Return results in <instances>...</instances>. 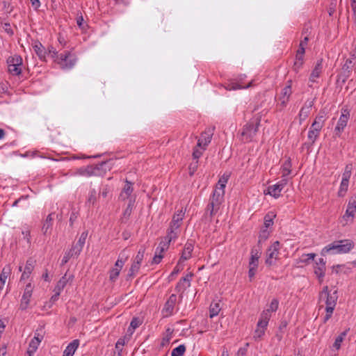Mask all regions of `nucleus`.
Here are the masks:
<instances>
[{"mask_svg": "<svg viewBox=\"0 0 356 356\" xmlns=\"http://www.w3.org/2000/svg\"><path fill=\"white\" fill-rule=\"evenodd\" d=\"M33 50L41 60H45L46 54L44 47L40 42H36L33 46Z\"/></svg>", "mask_w": 356, "mask_h": 356, "instance_id": "obj_25", "label": "nucleus"}, {"mask_svg": "<svg viewBox=\"0 0 356 356\" xmlns=\"http://www.w3.org/2000/svg\"><path fill=\"white\" fill-rule=\"evenodd\" d=\"M186 351V346L184 344L179 345L172 350L171 356H183Z\"/></svg>", "mask_w": 356, "mask_h": 356, "instance_id": "obj_41", "label": "nucleus"}, {"mask_svg": "<svg viewBox=\"0 0 356 356\" xmlns=\"http://www.w3.org/2000/svg\"><path fill=\"white\" fill-rule=\"evenodd\" d=\"M134 203H135V198H131L130 201H129L127 208L125 209V210L123 212V216L122 218V222H125L124 220H128L129 218L130 217V216L132 213Z\"/></svg>", "mask_w": 356, "mask_h": 356, "instance_id": "obj_28", "label": "nucleus"}, {"mask_svg": "<svg viewBox=\"0 0 356 356\" xmlns=\"http://www.w3.org/2000/svg\"><path fill=\"white\" fill-rule=\"evenodd\" d=\"M83 21H84L83 17L81 13L79 14L78 13L77 18H76V24H77L79 28L81 29V30H86V27L88 26V25L84 24Z\"/></svg>", "mask_w": 356, "mask_h": 356, "instance_id": "obj_52", "label": "nucleus"}, {"mask_svg": "<svg viewBox=\"0 0 356 356\" xmlns=\"http://www.w3.org/2000/svg\"><path fill=\"white\" fill-rule=\"evenodd\" d=\"M74 276L72 275H68L66 273L57 282V285L64 289L69 282H72Z\"/></svg>", "mask_w": 356, "mask_h": 356, "instance_id": "obj_35", "label": "nucleus"}, {"mask_svg": "<svg viewBox=\"0 0 356 356\" xmlns=\"http://www.w3.org/2000/svg\"><path fill=\"white\" fill-rule=\"evenodd\" d=\"M193 276V273H188L182 277L175 286V290L178 292H184L188 287L191 286V280Z\"/></svg>", "mask_w": 356, "mask_h": 356, "instance_id": "obj_18", "label": "nucleus"}, {"mask_svg": "<svg viewBox=\"0 0 356 356\" xmlns=\"http://www.w3.org/2000/svg\"><path fill=\"white\" fill-rule=\"evenodd\" d=\"M325 115H326V114L324 111H320L318 114L316 115V117L314 120V122H317L324 126L325 121L326 119Z\"/></svg>", "mask_w": 356, "mask_h": 356, "instance_id": "obj_50", "label": "nucleus"}, {"mask_svg": "<svg viewBox=\"0 0 356 356\" xmlns=\"http://www.w3.org/2000/svg\"><path fill=\"white\" fill-rule=\"evenodd\" d=\"M8 70L10 74L14 76L21 74L22 71V58L17 54L10 56L6 60Z\"/></svg>", "mask_w": 356, "mask_h": 356, "instance_id": "obj_6", "label": "nucleus"}, {"mask_svg": "<svg viewBox=\"0 0 356 356\" xmlns=\"http://www.w3.org/2000/svg\"><path fill=\"white\" fill-rule=\"evenodd\" d=\"M291 161L286 160L282 166V177H287L291 173Z\"/></svg>", "mask_w": 356, "mask_h": 356, "instance_id": "obj_39", "label": "nucleus"}, {"mask_svg": "<svg viewBox=\"0 0 356 356\" xmlns=\"http://www.w3.org/2000/svg\"><path fill=\"white\" fill-rule=\"evenodd\" d=\"M322 69L323 60L320 59L316 62V65L310 74L309 81L313 83L315 82L316 79L319 77L321 73L322 72Z\"/></svg>", "mask_w": 356, "mask_h": 356, "instance_id": "obj_22", "label": "nucleus"}, {"mask_svg": "<svg viewBox=\"0 0 356 356\" xmlns=\"http://www.w3.org/2000/svg\"><path fill=\"white\" fill-rule=\"evenodd\" d=\"M159 249H160V243L159 244V246L156 248L155 254L152 259V264H159L163 257V253L165 251H161Z\"/></svg>", "mask_w": 356, "mask_h": 356, "instance_id": "obj_37", "label": "nucleus"}, {"mask_svg": "<svg viewBox=\"0 0 356 356\" xmlns=\"http://www.w3.org/2000/svg\"><path fill=\"white\" fill-rule=\"evenodd\" d=\"M266 327H259L258 324L257 325V329L255 330L254 334L255 340L261 338V337L264 335Z\"/></svg>", "mask_w": 356, "mask_h": 356, "instance_id": "obj_46", "label": "nucleus"}, {"mask_svg": "<svg viewBox=\"0 0 356 356\" xmlns=\"http://www.w3.org/2000/svg\"><path fill=\"white\" fill-rule=\"evenodd\" d=\"M261 255V249L253 248L251 250V257L249 261V266H258L259 259Z\"/></svg>", "mask_w": 356, "mask_h": 356, "instance_id": "obj_24", "label": "nucleus"}, {"mask_svg": "<svg viewBox=\"0 0 356 356\" xmlns=\"http://www.w3.org/2000/svg\"><path fill=\"white\" fill-rule=\"evenodd\" d=\"M22 235L24 236V239H25L27 242L28 245L31 244V232L30 229L26 228L22 232Z\"/></svg>", "mask_w": 356, "mask_h": 356, "instance_id": "obj_61", "label": "nucleus"}, {"mask_svg": "<svg viewBox=\"0 0 356 356\" xmlns=\"http://www.w3.org/2000/svg\"><path fill=\"white\" fill-rule=\"evenodd\" d=\"M88 234V231L82 232L76 244L79 245L81 248H83Z\"/></svg>", "mask_w": 356, "mask_h": 356, "instance_id": "obj_59", "label": "nucleus"}, {"mask_svg": "<svg viewBox=\"0 0 356 356\" xmlns=\"http://www.w3.org/2000/svg\"><path fill=\"white\" fill-rule=\"evenodd\" d=\"M43 339V329L41 327L38 329L35 333L34 338L31 341L29 347L32 348L33 351H35Z\"/></svg>", "mask_w": 356, "mask_h": 356, "instance_id": "obj_21", "label": "nucleus"}, {"mask_svg": "<svg viewBox=\"0 0 356 356\" xmlns=\"http://www.w3.org/2000/svg\"><path fill=\"white\" fill-rule=\"evenodd\" d=\"M193 248V241L192 240H188L184 245V250L179 259V264H182L183 262L189 259L191 257Z\"/></svg>", "mask_w": 356, "mask_h": 356, "instance_id": "obj_13", "label": "nucleus"}, {"mask_svg": "<svg viewBox=\"0 0 356 356\" xmlns=\"http://www.w3.org/2000/svg\"><path fill=\"white\" fill-rule=\"evenodd\" d=\"M349 180L343 179L341 180L339 191L338 192L339 196H343L344 193L347 191L348 187Z\"/></svg>", "mask_w": 356, "mask_h": 356, "instance_id": "obj_42", "label": "nucleus"}, {"mask_svg": "<svg viewBox=\"0 0 356 356\" xmlns=\"http://www.w3.org/2000/svg\"><path fill=\"white\" fill-rule=\"evenodd\" d=\"M227 180L228 176L225 177V175H223L222 177L219 179L216 186V188L214 189L213 191H220L221 193H222V195H225V188L227 182Z\"/></svg>", "mask_w": 356, "mask_h": 356, "instance_id": "obj_33", "label": "nucleus"}, {"mask_svg": "<svg viewBox=\"0 0 356 356\" xmlns=\"http://www.w3.org/2000/svg\"><path fill=\"white\" fill-rule=\"evenodd\" d=\"M33 290V286L31 283H29L26 285L19 305L21 310H25L27 309L30 302L31 298L32 296Z\"/></svg>", "mask_w": 356, "mask_h": 356, "instance_id": "obj_11", "label": "nucleus"}, {"mask_svg": "<svg viewBox=\"0 0 356 356\" xmlns=\"http://www.w3.org/2000/svg\"><path fill=\"white\" fill-rule=\"evenodd\" d=\"M325 267L324 266H317L315 267L314 273L318 277V279H322L325 276Z\"/></svg>", "mask_w": 356, "mask_h": 356, "instance_id": "obj_54", "label": "nucleus"}, {"mask_svg": "<svg viewBox=\"0 0 356 356\" xmlns=\"http://www.w3.org/2000/svg\"><path fill=\"white\" fill-rule=\"evenodd\" d=\"M276 215L273 212H268L264 217L265 228H268L273 225V219Z\"/></svg>", "mask_w": 356, "mask_h": 356, "instance_id": "obj_36", "label": "nucleus"}, {"mask_svg": "<svg viewBox=\"0 0 356 356\" xmlns=\"http://www.w3.org/2000/svg\"><path fill=\"white\" fill-rule=\"evenodd\" d=\"M354 247V243L348 239L341 240L331 243L324 247L321 254L325 256L326 254H344L350 252Z\"/></svg>", "mask_w": 356, "mask_h": 356, "instance_id": "obj_3", "label": "nucleus"}, {"mask_svg": "<svg viewBox=\"0 0 356 356\" xmlns=\"http://www.w3.org/2000/svg\"><path fill=\"white\" fill-rule=\"evenodd\" d=\"M83 248L76 243L73 245L71 249H70L68 251L72 254L73 257H77L81 252Z\"/></svg>", "mask_w": 356, "mask_h": 356, "instance_id": "obj_47", "label": "nucleus"}, {"mask_svg": "<svg viewBox=\"0 0 356 356\" xmlns=\"http://www.w3.org/2000/svg\"><path fill=\"white\" fill-rule=\"evenodd\" d=\"M99 170V167L88 166L84 169L80 170V175L83 176L97 175V171Z\"/></svg>", "mask_w": 356, "mask_h": 356, "instance_id": "obj_31", "label": "nucleus"}, {"mask_svg": "<svg viewBox=\"0 0 356 356\" xmlns=\"http://www.w3.org/2000/svg\"><path fill=\"white\" fill-rule=\"evenodd\" d=\"M313 101L307 100L305 102L304 106L301 108L298 117H299V121L300 124H302L303 121L306 120V118L309 116L312 107L313 106Z\"/></svg>", "mask_w": 356, "mask_h": 356, "instance_id": "obj_17", "label": "nucleus"}, {"mask_svg": "<svg viewBox=\"0 0 356 356\" xmlns=\"http://www.w3.org/2000/svg\"><path fill=\"white\" fill-rule=\"evenodd\" d=\"M97 200V193L95 188L90 189L88 193V196L86 200V205L88 207L94 206Z\"/></svg>", "mask_w": 356, "mask_h": 356, "instance_id": "obj_29", "label": "nucleus"}, {"mask_svg": "<svg viewBox=\"0 0 356 356\" xmlns=\"http://www.w3.org/2000/svg\"><path fill=\"white\" fill-rule=\"evenodd\" d=\"M355 59V55H352V57L350 58H348L344 65H343L341 68V71L337 76V82L338 84H344L347 79L350 77L351 75L353 67H354V63L353 60Z\"/></svg>", "mask_w": 356, "mask_h": 356, "instance_id": "obj_7", "label": "nucleus"}, {"mask_svg": "<svg viewBox=\"0 0 356 356\" xmlns=\"http://www.w3.org/2000/svg\"><path fill=\"white\" fill-rule=\"evenodd\" d=\"M224 200V195L220 191H213L209 198V202L206 208V214L212 218L219 211Z\"/></svg>", "mask_w": 356, "mask_h": 356, "instance_id": "obj_4", "label": "nucleus"}, {"mask_svg": "<svg viewBox=\"0 0 356 356\" xmlns=\"http://www.w3.org/2000/svg\"><path fill=\"white\" fill-rule=\"evenodd\" d=\"M176 302L177 296L175 294H172L165 303L162 310V312L165 316H170L172 314Z\"/></svg>", "mask_w": 356, "mask_h": 356, "instance_id": "obj_15", "label": "nucleus"}, {"mask_svg": "<svg viewBox=\"0 0 356 356\" xmlns=\"http://www.w3.org/2000/svg\"><path fill=\"white\" fill-rule=\"evenodd\" d=\"M54 215V213H49L43 225H42V231L43 232L44 234H46L47 233V231L51 228L52 227V221H53V216Z\"/></svg>", "mask_w": 356, "mask_h": 356, "instance_id": "obj_34", "label": "nucleus"}, {"mask_svg": "<svg viewBox=\"0 0 356 356\" xmlns=\"http://www.w3.org/2000/svg\"><path fill=\"white\" fill-rule=\"evenodd\" d=\"M251 83H250L248 85H247L246 86H241V85H239L238 83H232L231 84H229L227 87H226V89L227 90H237V89H241V88H248L250 86Z\"/></svg>", "mask_w": 356, "mask_h": 356, "instance_id": "obj_58", "label": "nucleus"}, {"mask_svg": "<svg viewBox=\"0 0 356 356\" xmlns=\"http://www.w3.org/2000/svg\"><path fill=\"white\" fill-rule=\"evenodd\" d=\"M79 346V340L74 339L70 342L63 352V356H73Z\"/></svg>", "mask_w": 356, "mask_h": 356, "instance_id": "obj_23", "label": "nucleus"}, {"mask_svg": "<svg viewBox=\"0 0 356 356\" xmlns=\"http://www.w3.org/2000/svg\"><path fill=\"white\" fill-rule=\"evenodd\" d=\"M35 264V259L33 258L28 259L26 263L24 270H26L27 273H32L33 270L34 269Z\"/></svg>", "mask_w": 356, "mask_h": 356, "instance_id": "obj_48", "label": "nucleus"}, {"mask_svg": "<svg viewBox=\"0 0 356 356\" xmlns=\"http://www.w3.org/2000/svg\"><path fill=\"white\" fill-rule=\"evenodd\" d=\"M337 291L330 293L328 291V286H325L319 293V302H324L326 305V314L323 317V323H326L331 317L334 310L337 300Z\"/></svg>", "mask_w": 356, "mask_h": 356, "instance_id": "obj_1", "label": "nucleus"}, {"mask_svg": "<svg viewBox=\"0 0 356 356\" xmlns=\"http://www.w3.org/2000/svg\"><path fill=\"white\" fill-rule=\"evenodd\" d=\"M141 323H142V321L139 318L134 317L132 318V320L131 321L130 327H129V330H130V328H132L134 330L135 329L141 325Z\"/></svg>", "mask_w": 356, "mask_h": 356, "instance_id": "obj_57", "label": "nucleus"}, {"mask_svg": "<svg viewBox=\"0 0 356 356\" xmlns=\"http://www.w3.org/2000/svg\"><path fill=\"white\" fill-rule=\"evenodd\" d=\"M259 124L260 119L259 118H252L248 121L238 132L240 141L244 143L252 141L257 136Z\"/></svg>", "mask_w": 356, "mask_h": 356, "instance_id": "obj_2", "label": "nucleus"}, {"mask_svg": "<svg viewBox=\"0 0 356 356\" xmlns=\"http://www.w3.org/2000/svg\"><path fill=\"white\" fill-rule=\"evenodd\" d=\"M48 54L51 55V57L54 58L55 61L56 59H57V56H59L56 49L53 46H49L48 47Z\"/></svg>", "mask_w": 356, "mask_h": 356, "instance_id": "obj_63", "label": "nucleus"}, {"mask_svg": "<svg viewBox=\"0 0 356 356\" xmlns=\"http://www.w3.org/2000/svg\"><path fill=\"white\" fill-rule=\"evenodd\" d=\"M292 81L289 80L286 86L282 89L280 94L277 99H285L289 101L291 95H292Z\"/></svg>", "mask_w": 356, "mask_h": 356, "instance_id": "obj_20", "label": "nucleus"}, {"mask_svg": "<svg viewBox=\"0 0 356 356\" xmlns=\"http://www.w3.org/2000/svg\"><path fill=\"white\" fill-rule=\"evenodd\" d=\"M10 273V266H7L3 268L2 272L0 275V280L6 282V279Z\"/></svg>", "mask_w": 356, "mask_h": 356, "instance_id": "obj_55", "label": "nucleus"}, {"mask_svg": "<svg viewBox=\"0 0 356 356\" xmlns=\"http://www.w3.org/2000/svg\"><path fill=\"white\" fill-rule=\"evenodd\" d=\"M280 243L278 241H275L266 250V258L265 264L271 266L275 264L278 259L280 254Z\"/></svg>", "mask_w": 356, "mask_h": 356, "instance_id": "obj_9", "label": "nucleus"}, {"mask_svg": "<svg viewBox=\"0 0 356 356\" xmlns=\"http://www.w3.org/2000/svg\"><path fill=\"white\" fill-rule=\"evenodd\" d=\"M180 227L177 225L175 226L170 225L169 228L167 230V234L164 238L159 243L160 250L166 251L169 248L170 243L172 241L176 240L180 234Z\"/></svg>", "mask_w": 356, "mask_h": 356, "instance_id": "obj_5", "label": "nucleus"}, {"mask_svg": "<svg viewBox=\"0 0 356 356\" xmlns=\"http://www.w3.org/2000/svg\"><path fill=\"white\" fill-rule=\"evenodd\" d=\"M352 169H353L352 164L346 165L345 170H344V172L343 173V177H342L343 179H348V180L350 179V176H351Z\"/></svg>", "mask_w": 356, "mask_h": 356, "instance_id": "obj_51", "label": "nucleus"}, {"mask_svg": "<svg viewBox=\"0 0 356 356\" xmlns=\"http://www.w3.org/2000/svg\"><path fill=\"white\" fill-rule=\"evenodd\" d=\"M269 235L270 233L267 230V228L262 229L259 232L258 243L260 244L264 242L268 238Z\"/></svg>", "mask_w": 356, "mask_h": 356, "instance_id": "obj_45", "label": "nucleus"}, {"mask_svg": "<svg viewBox=\"0 0 356 356\" xmlns=\"http://www.w3.org/2000/svg\"><path fill=\"white\" fill-rule=\"evenodd\" d=\"M124 263L125 261L120 258V256L115 264V267L110 270L109 279L111 281L115 282L117 280Z\"/></svg>", "mask_w": 356, "mask_h": 356, "instance_id": "obj_14", "label": "nucleus"}, {"mask_svg": "<svg viewBox=\"0 0 356 356\" xmlns=\"http://www.w3.org/2000/svg\"><path fill=\"white\" fill-rule=\"evenodd\" d=\"M124 339L122 338H120L116 343H115V349H116V353H120L122 355V351L123 349V346H124Z\"/></svg>", "mask_w": 356, "mask_h": 356, "instance_id": "obj_53", "label": "nucleus"}, {"mask_svg": "<svg viewBox=\"0 0 356 356\" xmlns=\"http://www.w3.org/2000/svg\"><path fill=\"white\" fill-rule=\"evenodd\" d=\"M72 257H74L69 251L65 252V253L61 260L60 265L64 266L65 264H66L69 261L70 258H72Z\"/></svg>", "mask_w": 356, "mask_h": 356, "instance_id": "obj_62", "label": "nucleus"}, {"mask_svg": "<svg viewBox=\"0 0 356 356\" xmlns=\"http://www.w3.org/2000/svg\"><path fill=\"white\" fill-rule=\"evenodd\" d=\"M257 267L258 266H249L248 277L250 280L254 278Z\"/></svg>", "mask_w": 356, "mask_h": 356, "instance_id": "obj_64", "label": "nucleus"}, {"mask_svg": "<svg viewBox=\"0 0 356 356\" xmlns=\"http://www.w3.org/2000/svg\"><path fill=\"white\" fill-rule=\"evenodd\" d=\"M213 133L210 131H205L201 134L200 138L197 141V146L205 149V147L210 143Z\"/></svg>", "mask_w": 356, "mask_h": 356, "instance_id": "obj_19", "label": "nucleus"}, {"mask_svg": "<svg viewBox=\"0 0 356 356\" xmlns=\"http://www.w3.org/2000/svg\"><path fill=\"white\" fill-rule=\"evenodd\" d=\"M141 264L136 263L135 261L133 262V264L131 266V268L129 269L128 276L134 277L136 276V275L138 273Z\"/></svg>", "mask_w": 356, "mask_h": 356, "instance_id": "obj_40", "label": "nucleus"}, {"mask_svg": "<svg viewBox=\"0 0 356 356\" xmlns=\"http://www.w3.org/2000/svg\"><path fill=\"white\" fill-rule=\"evenodd\" d=\"M278 306H279L278 300L276 298H274L272 300V301L269 305V308H268L266 310H269V312H276L278 309Z\"/></svg>", "mask_w": 356, "mask_h": 356, "instance_id": "obj_56", "label": "nucleus"}, {"mask_svg": "<svg viewBox=\"0 0 356 356\" xmlns=\"http://www.w3.org/2000/svg\"><path fill=\"white\" fill-rule=\"evenodd\" d=\"M271 317L270 312H269V310H264L261 315L259 320L258 321V326L259 327H267L269 320Z\"/></svg>", "mask_w": 356, "mask_h": 356, "instance_id": "obj_26", "label": "nucleus"}, {"mask_svg": "<svg viewBox=\"0 0 356 356\" xmlns=\"http://www.w3.org/2000/svg\"><path fill=\"white\" fill-rule=\"evenodd\" d=\"M356 211V197H351L348 202L347 209L345 214L343 216V218L348 221L349 218H351V221H353V218L355 215V212Z\"/></svg>", "mask_w": 356, "mask_h": 356, "instance_id": "obj_16", "label": "nucleus"}, {"mask_svg": "<svg viewBox=\"0 0 356 356\" xmlns=\"http://www.w3.org/2000/svg\"><path fill=\"white\" fill-rule=\"evenodd\" d=\"M145 252V248L143 246H141L140 248V249L138 250V251L134 259V261H135L136 263L141 264L142 261L143 260V258H144Z\"/></svg>", "mask_w": 356, "mask_h": 356, "instance_id": "obj_43", "label": "nucleus"}, {"mask_svg": "<svg viewBox=\"0 0 356 356\" xmlns=\"http://www.w3.org/2000/svg\"><path fill=\"white\" fill-rule=\"evenodd\" d=\"M220 309L221 307L219 302H212L209 307V317L212 318L214 316H216L219 314Z\"/></svg>", "mask_w": 356, "mask_h": 356, "instance_id": "obj_32", "label": "nucleus"}, {"mask_svg": "<svg viewBox=\"0 0 356 356\" xmlns=\"http://www.w3.org/2000/svg\"><path fill=\"white\" fill-rule=\"evenodd\" d=\"M320 133L317 131L312 129V128H309V130L308 131V140L310 142V145H312L315 141L318 139L319 137Z\"/></svg>", "mask_w": 356, "mask_h": 356, "instance_id": "obj_38", "label": "nucleus"}, {"mask_svg": "<svg viewBox=\"0 0 356 356\" xmlns=\"http://www.w3.org/2000/svg\"><path fill=\"white\" fill-rule=\"evenodd\" d=\"M76 60V56L74 54L70 51H65L59 54V56H57L56 62L62 69H71L74 66Z\"/></svg>", "mask_w": 356, "mask_h": 356, "instance_id": "obj_8", "label": "nucleus"}, {"mask_svg": "<svg viewBox=\"0 0 356 356\" xmlns=\"http://www.w3.org/2000/svg\"><path fill=\"white\" fill-rule=\"evenodd\" d=\"M283 188H282L277 184L268 186V194L277 198L280 196V193Z\"/></svg>", "mask_w": 356, "mask_h": 356, "instance_id": "obj_30", "label": "nucleus"}, {"mask_svg": "<svg viewBox=\"0 0 356 356\" xmlns=\"http://www.w3.org/2000/svg\"><path fill=\"white\" fill-rule=\"evenodd\" d=\"M133 191V183L128 180H126L125 184L120 193L119 200L120 201H124L126 200H129V201H130L131 198L136 199V197L134 195H132Z\"/></svg>", "mask_w": 356, "mask_h": 356, "instance_id": "obj_12", "label": "nucleus"}, {"mask_svg": "<svg viewBox=\"0 0 356 356\" xmlns=\"http://www.w3.org/2000/svg\"><path fill=\"white\" fill-rule=\"evenodd\" d=\"M349 118V111L347 108H343L341 110V114L338 120L337 124L334 128V132L336 136H339L341 133L343 131L344 128L347 125Z\"/></svg>", "mask_w": 356, "mask_h": 356, "instance_id": "obj_10", "label": "nucleus"}, {"mask_svg": "<svg viewBox=\"0 0 356 356\" xmlns=\"http://www.w3.org/2000/svg\"><path fill=\"white\" fill-rule=\"evenodd\" d=\"M316 257L314 253L303 254L298 263L307 264L310 260H313Z\"/></svg>", "mask_w": 356, "mask_h": 356, "instance_id": "obj_44", "label": "nucleus"}, {"mask_svg": "<svg viewBox=\"0 0 356 356\" xmlns=\"http://www.w3.org/2000/svg\"><path fill=\"white\" fill-rule=\"evenodd\" d=\"M277 100V105H276V109L278 111H282L287 106L289 101L285 100V99H280L276 98Z\"/></svg>", "mask_w": 356, "mask_h": 356, "instance_id": "obj_49", "label": "nucleus"}, {"mask_svg": "<svg viewBox=\"0 0 356 356\" xmlns=\"http://www.w3.org/2000/svg\"><path fill=\"white\" fill-rule=\"evenodd\" d=\"M185 214V211H184L182 209L178 210L173 216L172 221L170 222V225L176 226L180 227L181 221L184 218Z\"/></svg>", "mask_w": 356, "mask_h": 356, "instance_id": "obj_27", "label": "nucleus"}, {"mask_svg": "<svg viewBox=\"0 0 356 356\" xmlns=\"http://www.w3.org/2000/svg\"><path fill=\"white\" fill-rule=\"evenodd\" d=\"M110 191V188L108 186H105L102 191H99L98 196L99 197H102V199H106L108 196V194Z\"/></svg>", "mask_w": 356, "mask_h": 356, "instance_id": "obj_60", "label": "nucleus"}]
</instances>
